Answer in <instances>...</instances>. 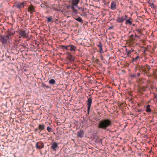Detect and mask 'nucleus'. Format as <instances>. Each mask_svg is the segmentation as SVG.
<instances>
[{
  "instance_id": "1",
  "label": "nucleus",
  "mask_w": 157,
  "mask_h": 157,
  "mask_svg": "<svg viewBox=\"0 0 157 157\" xmlns=\"http://www.w3.org/2000/svg\"><path fill=\"white\" fill-rule=\"evenodd\" d=\"M112 123L111 119H105L99 121L98 126L100 128L106 130L108 127L111 126Z\"/></svg>"
},
{
  "instance_id": "2",
  "label": "nucleus",
  "mask_w": 157,
  "mask_h": 157,
  "mask_svg": "<svg viewBox=\"0 0 157 157\" xmlns=\"http://www.w3.org/2000/svg\"><path fill=\"white\" fill-rule=\"evenodd\" d=\"M13 34V33H12L10 31H7L5 35L0 36L1 41L3 44H7L8 42H9L10 36Z\"/></svg>"
},
{
  "instance_id": "3",
  "label": "nucleus",
  "mask_w": 157,
  "mask_h": 157,
  "mask_svg": "<svg viewBox=\"0 0 157 157\" xmlns=\"http://www.w3.org/2000/svg\"><path fill=\"white\" fill-rule=\"evenodd\" d=\"M80 0H72V5L68 6V8H70L72 10L73 14H76L78 13V10L75 7H78V5Z\"/></svg>"
},
{
  "instance_id": "4",
  "label": "nucleus",
  "mask_w": 157,
  "mask_h": 157,
  "mask_svg": "<svg viewBox=\"0 0 157 157\" xmlns=\"http://www.w3.org/2000/svg\"><path fill=\"white\" fill-rule=\"evenodd\" d=\"M127 17L128 16L127 15H125L124 17L123 16L121 17L118 16L116 19V21L118 23H123L125 20L127 19Z\"/></svg>"
},
{
  "instance_id": "5",
  "label": "nucleus",
  "mask_w": 157,
  "mask_h": 157,
  "mask_svg": "<svg viewBox=\"0 0 157 157\" xmlns=\"http://www.w3.org/2000/svg\"><path fill=\"white\" fill-rule=\"evenodd\" d=\"M35 147L37 149H41L44 147V144L42 142L39 141L36 143Z\"/></svg>"
},
{
  "instance_id": "6",
  "label": "nucleus",
  "mask_w": 157,
  "mask_h": 157,
  "mask_svg": "<svg viewBox=\"0 0 157 157\" xmlns=\"http://www.w3.org/2000/svg\"><path fill=\"white\" fill-rule=\"evenodd\" d=\"M87 101V112L89 113L91 107V105L92 103V99L90 97L88 98V100Z\"/></svg>"
},
{
  "instance_id": "7",
  "label": "nucleus",
  "mask_w": 157,
  "mask_h": 157,
  "mask_svg": "<svg viewBox=\"0 0 157 157\" xmlns=\"http://www.w3.org/2000/svg\"><path fill=\"white\" fill-rule=\"evenodd\" d=\"M26 3L25 1L18 2L16 4V6L18 8L20 9L22 8H24Z\"/></svg>"
},
{
  "instance_id": "8",
  "label": "nucleus",
  "mask_w": 157,
  "mask_h": 157,
  "mask_svg": "<svg viewBox=\"0 0 157 157\" xmlns=\"http://www.w3.org/2000/svg\"><path fill=\"white\" fill-rule=\"evenodd\" d=\"M19 34L20 36L19 37L26 38L27 37V35L25 31L21 30L19 32Z\"/></svg>"
},
{
  "instance_id": "9",
  "label": "nucleus",
  "mask_w": 157,
  "mask_h": 157,
  "mask_svg": "<svg viewBox=\"0 0 157 157\" xmlns=\"http://www.w3.org/2000/svg\"><path fill=\"white\" fill-rule=\"evenodd\" d=\"M51 149H53L54 151H56V149L58 148V145L56 142H54L51 144Z\"/></svg>"
},
{
  "instance_id": "10",
  "label": "nucleus",
  "mask_w": 157,
  "mask_h": 157,
  "mask_svg": "<svg viewBox=\"0 0 157 157\" xmlns=\"http://www.w3.org/2000/svg\"><path fill=\"white\" fill-rule=\"evenodd\" d=\"M66 54L67 55V58L69 60L73 61L74 60V57L70 53L68 52H66Z\"/></svg>"
},
{
  "instance_id": "11",
  "label": "nucleus",
  "mask_w": 157,
  "mask_h": 157,
  "mask_svg": "<svg viewBox=\"0 0 157 157\" xmlns=\"http://www.w3.org/2000/svg\"><path fill=\"white\" fill-rule=\"evenodd\" d=\"M28 11L30 14H32L33 12H35V9L34 7L32 5L29 6L28 7Z\"/></svg>"
},
{
  "instance_id": "12",
  "label": "nucleus",
  "mask_w": 157,
  "mask_h": 157,
  "mask_svg": "<svg viewBox=\"0 0 157 157\" xmlns=\"http://www.w3.org/2000/svg\"><path fill=\"white\" fill-rule=\"evenodd\" d=\"M76 48L73 45H71L68 46L67 50H70L71 52L75 51L76 50Z\"/></svg>"
},
{
  "instance_id": "13",
  "label": "nucleus",
  "mask_w": 157,
  "mask_h": 157,
  "mask_svg": "<svg viewBox=\"0 0 157 157\" xmlns=\"http://www.w3.org/2000/svg\"><path fill=\"white\" fill-rule=\"evenodd\" d=\"M116 8V3L114 1H113L111 4V9L113 10H114Z\"/></svg>"
},
{
  "instance_id": "14",
  "label": "nucleus",
  "mask_w": 157,
  "mask_h": 157,
  "mask_svg": "<svg viewBox=\"0 0 157 157\" xmlns=\"http://www.w3.org/2000/svg\"><path fill=\"white\" fill-rule=\"evenodd\" d=\"M99 44L97 46L99 48L100 52L101 53H102L103 52V51L102 45H101V43L100 42H99Z\"/></svg>"
},
{
  "instance_id": "15",
  "label": "nucleus",
  "mask_w": 157,
  "mask_h": 157,
  "mask_svg": "<svg viewBox=\"0 0 157 157\" xmlns=\"http://www.w3.org/2000/svg\"><path fill=\"white\" fill-rule=\"evenodd\" d=\"M84 133L83 130H81L78 132V136L79 137L82 138L83 137Z\"/></svg>"
},
{
  "instance_id": "16",
  "label": "nucleus",
  "mask_w": 157,
  "mask_h": 157,
  "mask_svg": "<svg viewBox=\"0 0 157 157\" xmlns=\"http://www.w3.org/2000/svg\"><path fill=\"white\" fill-rule=\"evenodd\" d=\"M45 125L44 124H39L38 129L41 130H43L44 129Z\"/></svg>"
},
{
  "instance_id": "17",
  "label": "nucleus",
  "mask_w": 157,
  "mask_h": 157,
  "mask_svg": "<svg viewBox=\"0 0 157 157\" xmlns=\"http://www.w3.org/2000/svg\"><path fill=\"white\" fill-rule=\"evenodd\" d=\"M150 105H148L146 106V111L147 112H151V109H150Z\"/></svg>"
},
{
  "instance_id": "18",
  "label": "nucleus",
  "mask_w": 157,
  "mask_h": 157,
  "mask_svg": "<svg viewBox=\"0 0 157 157\" xmlns=\"http://www.w3.org/2000/svg\"><path fill=\"white\" fill-rule=\"evenodd\" d=\"M133 51V50L132 49L131 50H128L127 49H126V53L127 55L128 56L129 54H130L131 53V52H132Z\"/></svg>"
},
{
  "instance_id": "19",
  "label": "nucleus",
  "mask_w": 157,
  "mask_h": 157,
  "mask_svg": "<svg viewBox=\"0 0 157 157\" xmlns=\"http://www.w3.org/2000/svg\"><path fill=\"white\" fill-rule=\"evenodd\" d=\"M75 19L76 21L79 22H80L83 23V20L82 18L78 16L77 18H75Z\"/></svg>"
},
{
  "instance_id": "20",
  "label": "nucleus",
  "mask_w": 157,
  "mask_h": 157,
  "mask_svg": "<svg viewBox=\"0 0 157 157\" xmlns=\"http://www.w3.org/2000/svg\"><path fill=\"white\" fill-rule=\"evenodd\" d=\"M49 83L50 85H53L55 83V81L54 79H51L49 81Z\"/></svg>"
},
{
  "instance_id": "21",
  "label": "nucleus",
  "mask_w": 157,
  "mask_h": 157,
  "mask_svg": "<svg viewBox=\"0 0 157 157\" xmlns=\"http://www.w3.org/2000/svg\"><path fill=\"white\" fill-rule=\"evenodd\" d=\"M131 18L129 19L126 20L125 21V24H128L129 25H131L132 24V22L130 21Z\"/></svg>"
},
{
  "instance_id": "22",
  "label": "nucleus",
  "mask_w": 157,
  "mask_h": 157,
  "mask_svg": "<svg viewBox=\"0 0 157 157\" xmlns=\"http://www.w3.org/2000/svg\"><path fill=\"white\" fill-rule=\"evenodd\" d=\"M129 38L132 41H134L135 40V37L134 35H132L129 36Z\"/></svg>"
},
{
  "instance_id": "23",
  "label": "nucleus",
  "mask_w": 157,
  "mask_h": 157,
  "mask_svg": "<svg viewBox=\"0 0 157 157\" xmlns=\"http://www.w3.org/2000/svg\"><path fill=\"white\" fill-rule=\"evenodd\" d=\"M68 46H65L64 45H62L61 46V48L63 50L66 49L67 50Z\"/></svg>"
},
{
  "instance_id": "24",
  "label": "nucleus",
  "mask_w": 157,
  "mask_h": 157,
  "mask_svg": "<svg viewBox=\"0 0 157 157\" xmlns=\"http://www.w3.org/2000/svg\"><path fill=\"white\" fill-rule=\"evenodd\" d=\"M140 58V56H137L135 58H133V61L136 62L138 59Z\"/></svg>"
},
{
  "instance_id": "25",
  "label": "nucleus",
  "mask_w": 157,
  "mask_h": 157,
  "mask_svg": "<svg viewBox=\"0 0 157 157\" xmlns=\"http://www.w3.org/2000/svg\"><path fill=\"white\" fill-rule=\"evenodd\" d=\"M47 18L48 22H50L51 21V20H52V16H51L49 17H46Z\"/></svg>"
},
{
  "instance_id": "26",
  "label": "nucleus",
  "mask_w": 157,
  "mask_h": 157,
  "mask_svg": "<svg viewBox=\"0 0 157 157\" xmlns=\"http://www.w3.org/2000/svg\"><path fill=\"white\" fill-rule=\"evenodd\" d=\"M145 69L146 70H147V71H149L150 69V67L149 66L147 65H146L145 67Z\"/></svg>"
},
{
  "instance_id": "27",
  "label": "nucleus",
  "mask_w": 157,
  "mask_h": 157,
  "mask_svg": "<svg viewBox=\"0 0 157 157\" xmlns=\"http://www.w3.org/2000/svg\"><path fill=\"white\" fill-rule=\"evenodd\" d=\"M47 130L48 132H50L52 131V128L51 127H48L47 128Z\"/></svg>"
},
{
  "instance_id": "28",
  "label": "nucleus",
  "mask_w": 157,
  "mask_h": 157,
  "mask_svg": "<svg viewBox=\"0 0 157 157\" xmlns=\"http://www.w3.org/2000/svg\"><path fill=\"white\" fill-rule=\"evenodd\" d=\"M131 77H136V74H133V75H131Z\"/></svg>"
},
{
  "instance_id": "29",
  "label": "nucleus",
  "mask_w": 157,
  "mask_h": 157,
  "mask_svg": "<svg viewBox=\"0 0 157 157\" xmlns=\"http://www.w3.org/2000/svg\"><path fill=\"white\" fill-rule=\"evenodd\" d=\"M43 86H44V87H46V88H49V87H50L48 85H45V84L43 85Z\"/></svg>"
},
{
  "instance_id": "30",
  "label": "nucleus",
  "mask_w": 157,
  "mask_h": 157,
  "mask_svg": "<svg viewBox=\"0 0 157 157\" xmlns=\"http://www.w3.org/2000/svg\"><path fill=\"white\" fill-rule=\"evenodd\" d=\"M149 3L151 4V7L154 8V7H155L153 3H152L151 4L150 3Z\"/></svg>"
},
{
  "instance_id": "31",
  "label": "nucleus",
  "mask_w": 157,
  "mask_h": 157,
  "mask_svg": "<svg viewBox=\"0 0 157 157\" xmlns=\"http://www.w3.org/2000/svg\"><path fill=\"white\" fill-rule=\"evenodd\" d=\"M135 38L136 37H137L138 38H139L140 37V36H138L136 34L135 35Z\"/></svg>"
},
{
  "instance_id": "32",
  "label": "nucleus",
  "mask_w": 157,
  "mask_h": 157,
  "mask_svg": "<svg viewBox=\"0 0 157 157\" xmlns=\"http://www.w3.org/2000/svg\"><path fill=\"white\" fill-rule=\"evenodd\" d=\"M135 31H136L137 32H138V33H140V29H138L136 30H135Z\"/></svg>"
},
{
  "instance_id": "33",
  "label": "nucleus",
  "mask_w": 157,
  "mask_h": 157,
  "mask_svg": "<svg viewBox=\"0 0 157 157\" xmlns=\"http://www.w3.org/2000/svg\"><path fill=\"white\" fill-rule=\"evenodd\" d=\"M140 75V73H138L137 74V77H139Z\"/></svg>"
},
{
  "instance_id": "34",
  "label": "nucleus",
  "mask_w": 157,
  "mask_h": 157,
  "mask_svg": "<svg viewBox=\"0 0 157 157\" xmlns=\"http://www.w3.org/2000/svg\"><path fill=\"white\" fill-rule=\"evenodd\" d=\"M146 51H147V49H145V50H144V54H145V52H146Z\"/></svg>"
},
{
  "instance_id": "35",
  "label": "nucleus",
  "mask_w": 157,
  "mask_h": 157,
  "mask_svg": "<svg viewBox=\"0 0 157 157\" xmlns=\"http://www.w3.org/2000/svg\"><path fill=\"white\" fill-rule=\"evenodd\" d=\"M38 130V128H36L35 129V131H37Z\"/></svg>"
},
{
  "instance_id": "36",
  "label": "nucleus",
  "mask_w": 157,
  "mask_h": 157,
  "mask_svg": "<svg viewBox=\"0 0 157 157\" xmlns=\"http://www.w3.org/2000/svg\"><path fill=\"white\" fill-rule=\"evenodd\" d=\"M112 28H113V27H110L109 28V29H112Z\"/></svg>"
},
{
  "instance_id": "37",
  "label": "nucleus",
  "mask_w": 157,
  "mask_h": 157,
  "mask_svg": "<svg viewBox=\"0 0 157 157\" xmlns=\"http://www.w3.org/2000/svg\"><path fill=\"white\" fill-rule=\"evenodd\" d=\"M154 60H152V63H154Z\"/></svg>"
},
{
  "instance_id": "38",
  "label": "nucleus",
  "mask_w": 157,
  "mask_h": 157,
  "mask_svg": "<svg viewBox=\"0 0 157 157\" xmlns=\"http://www.w3.org/2000/svg\"><path fill=\"white\" fill-rule=\"evenodd\" d=\"M133 25L134 26H135V25L134 24H133Z\"/></svg>"
},
{
  "instance_id": "39",
  "label": "nucleus",
  "mask_w": 157,
  "mask_h": 157,
  "mask_svg": "<svg viewBox=\"0 0 157 157\" xmlns=\"http://www.w3.org/2000/svg\"><path fill=\"white\" fill-rule=\"evenodd\" d=\"M103 58L101 56V59H102Z\"/></svg>"
}]
</instances>
